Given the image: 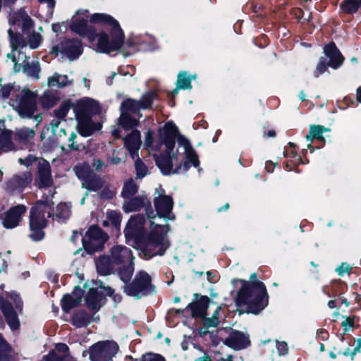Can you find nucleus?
Returning <instances> with one entry per match:
<instances>
[{
    "label": "nucleus",
    "mask_w": 361,
    "mask_h": 361,
    "mask_svg": "<svg viewBox=\"0 0 361 361\" xmlns=\"http://www.w3.org/2000/svg\"><path fill=\"white\" fill-rule=\"evenodd\" d=\"M242 287L235 299L238 307H245L248 312L258 314L268 305V294L264 284L255 281L250 284L241 281Z\"/></svg>",
    "instance_id": "f257e3e1"
},
{
    "label": "nucleus",
    "mask_w": 361,
    "mask_h": 361,
    "mask_svg": "<svg viewBox=\"0 0 361 361\" xmlns=\"http://www.w3.org/2000/svg\"><path fill=\"white\" fill-rule=\"evenodd\" d=\"M131 250L124 245H114L107 255L97 257L94 262L97 271L102 276L114 274L116 267H121L134 261Z\"/></svg>",
    "instance_id": "f03ea898"
},
{
    "label": "nucleus",
    "mask_w": 361,
    "mask_h": 361,
    "mask_svg": "<svg viewBox=\"0 0 361 361\" xmlns=\"http://www.w3.org/2000/svg\"><path fill=\"white\" fill-rule=\"evenodd\" d=\"M54 203L51 200L37 201L30 209L29 215V237L35 241L44 238V229L47 226V219L54 215Z\"/></svg>",
    "instance_id": "7ed1b4c3"
},
{
    "label": "nucleus",
    "mask_w": 361,
    "mask_h": 361,
    "mask_svg": "<svg viewBox=\"0 0 361 361\" xmlns=\"http://www.w3.org/2000/svg\"><path fill=\"white\" fill-rule=\"evenodd\" d=\"M151 231L145 239L142 252L147 258H151L155 255H162L167 245L164 243V233L167 231V226L155 224L153 221H150Z\"/></svg>",
    "instance_id": "20e7f679"
},
{
    "label": "nucleus",
    "mask_w": 361,
    "mask_h": 361,
    "mask_svg": "<svg viewBox=\"0 0 361 361\" xmlns=\"http://www.w3.org/2000/svg\"><path fill=\"white\" fill-rule=\"evenodd\" d=\"M11 105L22 118H31L37 110V94L26 88L17 90Z\"/></svg>",
    "instance_id": "39448f33"
},
{
    "label": "nucleus",
    "mask_w": 361,
    "mask_h": 361,
    "mask_svg": "<svg viewBox=\"0 0 361 361\" xmlns=\"http://www.w3.org/2000/svg\"><path fill=\"white\" fill-rule=\"evenodd\" d=\"M177 132V128L173 125L171 123L165 125L161 140L166 147V154L156 158L157 165L162 173L166 175L172 173L170 154L175 146Z\"/></svg>",
    "instance_id": "423d86ee"
},
{
    "label": "nucleus",
    "mask_w": 361,
    "mask_h": 361,
    "mask_svg": "<svg viewBox=\"0 0 361 361\" xmlns=\"http://www.w3.org/2000/svg\"><path fill=\"white\" fill-rule=\"evenodd\" d=\"M73 171L81 180L82 188L88 190L96 192L101 190L105 185V180L96 174L87 163H81L76 165Z\"/></svg>",
    "instance_id": "0eeeda50"
},
{
    "label": "nucleus",
    "mask_w": 361,
    "mask_h": 361,
    "mask_svg": "<svg viewBox=\"0 0 361 361\" xmlns=\"http://www.w3.org/2000/svg\"><path fill=\"white\" fill-rule=\"evenodd\" d=\"M151 285V276L146 271L141 270L136 273L131 282L124 286V292L130 296L140 298L147 293Z\"/></svg>",
    "instance_id": "6e6552de"
},
{
    "label": "nucleus",
    "mask_w": 361,
    "mask_h": 361,
    "mask_svg": "<svg viewBox=\"0 0 361 361\" xmlns=\"http://www.w3.org/2000/svg\"><path fill=\"white\" fill-rule=\"evenodd\" d=\"M118 350V345L114 341L99 342L89 350L92 361H109Z\"/></svg>",
    "instance_id": "1a4fd4ad"
},
{
    "label": "nucleus",
    "mask_w": 361,
    "mask_h": 361,
    "mask_svg": "<svg viewBox=\"0 0 361 361\" xmlns=\"http://www.w3.org/2000/svg\"><path fill=\"white\" fill-rule=\"evenodd\" d=\"M109 235L97 226H91L86 232L82 239L85 248L90 252H94L102 248L108 240Z\"/></svg>",
    "instance_id": "9d476101"
},
{
    "label": "nucleus",
    "mask_w": 361,
    "mask_h": 361,
    "mask_svg": "<svg viewBox=\"0 0 361 361\" xmlns=\"http://www.w3.org/2000/svg\"><path fill=\"white\" fill-rule=\"evenodd\" d=\"M111 40L106 33H101L98 36L97 49L100 51L109 53L120 49L123 42L124 35L121 29L111 30Z\"/></svg>",
    "instance_id": "9b49d317"
},
{
    "label": "nucleus",
    "mask_w": 361,
    "mask_h": 361,
    "mask_svg": "<svg viewBox=\"0 0 361 361\" xmlns=\"http://www.w3.org/2000/svg\"><path fill=\"white\" fill-rule=\"evenodd\" d=\"M72 109L76 118H92L93 115L99 114L101 111L99 104L90 98L77 101L72 105Z\"/></svg>",
    "instance_id": "f8f14e48"
},
{
    "label": "nucleus",
    "mask_w": 361,
    "mask_h": 361,
    "mask_svg": "<svg viewBox=\"0 0 361 361\" xmlns=\"http://www.w3.org/2000/svg\"><path fill=\"white\" fill-rule=\"evenodd\" d=\"M26 212L27 207L24 204H18L10 207L0 216L3 226L6 229L18 227Z\"/></svg>",
    "instance_id": "ddd939ff"
},
{
    "label": "nucleus",
    "mask_w": 361,
    "mask_h": 361,
    "mask_svg": "<svg viewBox=\"0 0 361 361\" xmlns=\"http://www.w3.org/2000/svg\"><path fill=\"white\" fill-rule=\"evenodd\" d=\"M146 219L142 214L131 216L125 228L124 233L126 238L140 240L145 233Z\"/></svg>",
    "instance_id": "4468645a"
},
{
    "label": "nucleus",
    "mask_w": 361,
    "mask_h": 361,
    "mask_svg": "<svg viewBox=\"0 0 361 361\" xmlns=\"http://www.w3.org/2000/svg\"><path fill=\"white\" fill-rule=\"evenodd\" d=\"M154 205L159 217L169 220L175 219V215L172 212L173 200L171 196L159 194L154 199Z\"/></svg>",
    "instance_id": "2eb2a0df"
},
{
    "label": "nucleus",
    "mask_w": 361,
    "mask_h": 361,
    "mask_svg": "<svg viewBox=\"0 0 361 361\" xmlns=\"http://www.w3.org/2000/svg\"><path fill=\"white\" fill-rule=\"evenodd\" d=\"M70 27L73 32L81 36L87 37L90 41L94 39L96 36L95 30L92 26L88 25L87 18L84 17L79 16L73 17Z\"/></svg>",
    "instance_id": "dca6fc26"
},
{
    "label": "nucleus",
    "mask_w": 361,
    "mask_h": 361,
    "mask_svg": "<svg viewBox=\"0 0 361 361\" xmlns=\"http://www.w3.org/2000/svg\"><path fill=\"white\" fill-rule=\"evenodd\" d=\"M9 23L13 25H20L24 34L29 33L30 30L34 27L35 25L34 21L23 8L11 14Z\"/></svg>",
    "instance_id": "f3484780"
},
{
    "label": "nucleus",
    "mask_w": 361,
    "mask_h": 361,
    "mask_svg": "<svg viewBox=\"0 0 361 361\" xmlns=\"http://www.w3.org/2000/svg\"><path fill=\"white\" fill-rule=\"evenodd\" d=\"M36 182L39 188H48L52 185L53 180L49 162L42 160L37 165Z\"/></svg>",
    "instance_id": "a211bd4d"
},
{
    "label": "nucleus",
    "mask_w": 361,
    "mask_h": 361,
    "mask_svg": "<svg viewBox=\"0 0 361 361\" xmlns=\"http://www.w3.org/2000/svg\"><path fill=\"white\" fill-rule=\"evenodd\" d=\"M224 344L234 350H241L247 347L250 341L248 336L240 331H233L224 341Z\"/></svg>",
    "instance_id": "6ab92c4d"
},
{
    "label": "nucleus",
    "mask_w": 361,
    "mask_h": 361,
    "mask_svg": "<svg viewBox=\"0 0 361 361\" xmlns=\"http://www.w3.org/2000/svg\"><path fill=\"white\" fill-rule=\"evenodd\" d=\"M325 56L329 59V65L334 69L338 68L343 63L344 57L334 42H330L324 47Z\"/></svg>",
    "instance_id": "aec40b11"
},
{
    "label": "nucleus",
    "mask_w": 361,
    "mask_h": 361,
    "mask_svg": "<svg viewBox=\"0 0 361 361\" xmlns=\"http://www.w3.org/2000/svg\"><path fill=\"white\" fill-rule=\"evenodd\" d=\"M124 145L128 150L130 157L135 159L138 156V150L141 145V135L137 130H134L123 138Z\"/></svg>",
    "instance_id": "412c9836"
},
{
    "label": "nucleus",
    "mask_w": 361,
    "mask_h": 361,
    "mask_svg": "<svg viewBox=\"0 0 361 361\" xmlns=\"http://www.w3.org/2000/svg\"><path fill=\"white\" fill-rule=\"evenodd\" d=\"M61 48L71 59L77 58L82 53L81 42L78 39L64 40L61 43Z\"/></svg>",
    "instance_id": "4be33fe9"
},
{
    "label": "nucleus",
    "mask_w": 361,
    "mask_h": 361,
    "mask_svg": "<svg viewBox=\"0 0 361 361\" xmlns=\"http://www.w3.org/2000/svg\"><path fill=\"white\" fill-rule=\"evenodd\" d=\"M183 171H186L191 166L197 167L200 165L198 156L191 145L186 142L184 144Z\"/></svg>",
    "instance_id": "5701e85b"
},
{
    "label": "nucleus",
    "mask_w": 361,
    "mask_h": 361,
    "mask_svg": "<svg viewBox=\"0 0 361 361\" xmlns=\"http://www.w3.org/2000/svg\"><path fill=\"white\" fill-rule=\"evenodd\" d=\"M76 119L78 121V130L82 136H90L94 131L99 130L101 128V125L92 122L91 118Z\"/></svg>",
    "instance_id": "b1692460"
},
{
    "label": "nucleus",
    "mask_w": 361,
    "mask_h": 361,
    "mask_svg": "<svg viewBox=\"0 0 361 361\" xmlns=\"http://www.w3.org/2000/svg\"><path fill=\"white\" fill-rule=\"evenodd\" d=\"M151 204L149 200L142 196H137L131 198L123 204V210L126 213L135 212L145 207H149Z\"/></svg>",
    "instance_id": "393cba45"
},
{
    "label": "nucleus",
    "mask_w": 361,
    "mask_h": 361,
    "mask_svg": "<svg viewBox=\"0 0 361 361\" xmlns=\"http://www.w3.org/2000/svg\"><path fill=\"white\" fill-rule=\"evenodd\" d=\"M90 20L93 23H100L108 26L111 30L121 29L117 20L105 13H94L91 16Z\"/></svg>",
    "instance_id": "a878e982"
},
{
    "label": "nucleus",
    "mask_w": 361,
    "mask_h": 361,
    "mask_svg": "<svg viewBox=\"0 0 361 361\" xmlns=\"http://www.w3.org/2000/svg\"><path fill=\"white\" fill-rule=\"evenodd\" d=\"M1 311L10 327L16 330L19 327V322L15 310L11 303H3Z\"/></svg>",
    "instance_id": "bb28decb"
},
{
    "label": "nucleus",
    "mask_w": 361,
    "mask_h": 361,
    "mask_svg": "<svg viewBox=\"0 0 361 361\" xmlns=\"http://www.w3.org/2000/svg\"><path fill=\"white\" fill-rule=\"evenodd\" d=\"M32 181V174L30 172H25L15 175L9 180V185L13 189H23Z\"/></svg>",
    "instance_id": "cd10ccee"
},
{
    "label": "nucleus",
    "mask_w": 361,
    "mask_h": 361,
    "mask_svg": "<svg viewBox=\"0 0 361 361\" xmlns=\"http://www.w3.org/2000/svg\"><path fill=\"white\" fill-rule=\"evenodd\" d=\"M328 130L329 129L324 128L323 126L311 125L310 126L309 134H307L305 136L306 140L310 142V143L307 145L308 148L311 147V143L314 140H317L319 141L324 142V137L323 136V134L324 132Z\"/></svg>",
    "instance_id": "c85d7f7f"
},
{
    "label": "nucleus",
    "mask_w": 361,
    "mask_h": 361,
    "mask_svg": "<svg viewBox=\"0 0 361 361\" xmlns=\"http://www.w3.org/2000/svg\"><path fill=\"white\" fill-rule=\"evenodd\" d=\"M210 300L207 296H202L191 305V310L194 316L204 317L209 307Z\"/></svg>",
    "instance_id": "c756f323"
},
{
    "label": "nucleus",
    "mask_w": 361,
    "mask_h": 361,
    "mask_svg": "<svg viewBox=\"0 0 361 361\" xmlns=\"http://www.w3.org/2000/svg\"><path fill=\"white\" fill-rule=\"evenodd\" d=\"M91 316L85 310L76 311L72 317V323L77 328L83 327L90 324Z\"/></svg>",
    "instance_id": "7c9ffc66"
},
{
    "label": "nucleus",
    "mask_w": 361,
    "mask_h": 361,
    "mask_svg": "<svg viewBox=\"0 0 361 361\" xmlns=\"http://www.w3.org/2000/svg\"><path fill=\"white\" fill-rule=\"evenodd\" d=\"M134 265V261H132L125 265L116 267V270L118 271L120 279L126 284L130 283L132 278L135 269Z\"/></svg>",
    "instance_id": "2f4dec72"
},
{
    "label": "nucleus",
    "mask_w": 361,
    "mask_h": 361,
    "mask_svg": "<svg viewBox=\"0 0 361 361\" xmlns=\"http://www.w3.org/2000/svg\"><path fill=\"white\" fill-rule=\"evenodd\" d=\"M140 104L138 100L128 98L123 101L121 109L123 112L128 114H137L139 117H141L142 115L139 113L140 110L142 109Z\"/></svg>",
    "instance_id": "473e14b6"
},
{
    "label": "nucleus",
    "mask_w": 361,
    "mask_h": 361,
    "mask_svg": "<svg viewBox=\"0 0 361 361\" xmlns=\"http://www.w3.org/2000/svg\"><path fill=\"white\" fill-rule=\"evenodd\" d=\"M8 32L10 37V43L13 51L27 46V41L21 34L15 32L11 28L8 30Z\"/></svg>",
    "instance_id": "72a5a7b5"
},
{
    "label": "nucleus",
    "mask_w": 361,
    "mask_h": 361,
    "mask_svg": "<svg viewBox=\"0 0 361 361\" xmlns=\"http://www.w3.org/2000/svg\"><path fill=\"white\" fill-rule=\"evenodd\" d=\"M100 298L95 288H90L85 297L87 306L92 310H98L100 307Z\"/></svg>",
    "instance_id": "f704fd0d"
},
{
    "label": "nucleus",
    "mask_w": 361,
    "mask_h": 361,
    "mask_svg": "<svg viewBox=\"0 0 361 361\" xmlns=\"http://www.w3.org/2000/svg\"><path fill=\"white\" fill-rule=\"evenodd\" d=\"M361 8V0H343L341 4V9L345 13H356Z\"/></svg>",
    "instance_id": "c9c22d12"
},
{
    "label": "nucleus",
    "mask_w": 361,
    "mask_h": 361,
    "mask_svg": "<svg viewBox=\"0 0 361 361\" xmlns=\"http://www.w3.org/2000/svg\"><path fill=\"white\" fill-rule=\"evenodd\" d=\"M119 123L123 128L130 129L137 126L139 124V121L137 119L133 118L130 114L122 111L119 118Z\"/></svg>",
    "instance_id": "e433bc0d"
},
{
    "label": "nucleus",
    "mask_w": 361,
    "mask_h": 361,
    "mask_svg": "<svg viewBox=\"0 0 361 361\" xmlns=\"http://www.w3.org/2000/svg\"><path fill=\"white\" fill-rule=\"evenodd\" d=\"M138 187L135 181L130 178L127 180L123 188L122 196L125 198H130L137 192Z\"/></svg>",
    "instance_id": "4c0bfd02"
},
{
    "label": "nucleus",
    "mask_w": 361,
    "mask_h": 361,
    "mask_svg": "<svg viewBox=\"0 0 361 361\" xmlns=\"http://www.w3.org/2000/svg\"><path fill=\"white\" fill-rule=\"evenodd\" d=\"M81 302L80 298H75L73 295H66L62 300V309L68 312L72 308L78 306Z\"/></svg>",
    "instance_id": "58836bf2"
},
{
    "label": "nucleus",
    "mask_w": 361,
    "mask_h": 361,
    "mask_svg": "<svg viewBox=\"0 0 361 361\" xmlns=\"http://www.w3.org/2000/svg\"><path fill=\"white\" fill-rule=\"evenodd\" d=\"M172 173H178L183 171V157L178 154H170Z\"/></svg>",
    "instance_id": "ea45409f"
},
{
    "label": "nucleus",
    "mask_w": 361,
    "mask_h": 361,
    "mask_svg": "<svg viewBox=\"0 0 361 361\" xmlns=\"http://www.w3.org/2000/svg\"><path fill=\"white\" fill-rule=\"evenodd\" d=\"M191 80L192 78L188 75L186 72H180L178 75L177 79V89H191Z\"/></svg>",
    "instance_id": "a19ab883"
},
{
    "label": "nucleus",
    "mask_w": 361,
    "mask_h": 361,
    "mask_svg": "<svg viewBox=\"0 0 361 361\" xmlns=\"http://www.w3.org/2000/svg\"><path fill=\"white\" fill-rule=\"evenodd\" d=\"M68 84V78L66 75H61L55 73L48 79V85L49 87H63Z\"/></svg>",
    "instance_id": "79ce46f5"
},
{
    "label": "nucleus",
    "mask_w": 361,
    "mask_h": 361,
    "mask_svg": "<svg viewBox=\"0 0 361 361\" xmlns=\"http://www.w3.org/2000/svg\"><path fill=\"white\" fill-rule=\"evenodd\" d=\"M157 98V94L154 92H149L145 94L139 101L142 109H150L153 102Z\"/></svg>",
    "instance_id": "37998d69"
},
{
    "label": "nucleus",
    "mask_w": 361,
    "mask_h": 361,
    "mask_svg": "<svg viewBox=\"0 0 361 361\" xmlns=\"http://www.w3.org/2000/svg\"><path fill=\"white\" fill-rule=\"evenodd\" d=\"M135 161V169L136 172V179H142L149 173L147 166L144 162L137 157Z\"/></svg>",
    "instance_id": "c03bdc74"
},
{
    "label": "nucleus",
    "mask_w": 361,
    "mask_h": 361,
    "mask_svg": "<svg viewBox=\"0 0 361 361\" xmlns=\"http://www.w3.org/2000/svg\"><path fill=\"white\" fill-rule=\"evenodd\" d=\"M221 308L218 307L212 317L205 318L203 324L207 327H216L220 323Z\"/></svg>",
    "instance_id": "a18cd8bd"
},
{
    "label": "nucleus",
    "mask_w": 361,
    "mask_h": 361,
    "mask_svg": "<svg viewBox=\"0 0 361 361\" xmlns=\"http://www.w3.org/2000/svg\"><path fill=\"white\" fill-rule=\"evenodd\" d=\"M74 103H71L70 101L63 102L58 109L54 110V113L55 116L61 119H64L70 109H72V105Z\"/></svg>",
    "instance_id": "49530a36"
},
{
    "label": "nucleus",
    "mask_w": 361,
    "mask_h": 361,
    "mask_svg": "<svg viewBox=\"0 0 361 361\" xmlns=\"http://www.w3.org/2000/svg\"><path fill=\"white\" fill-rule=\"evenodd\" d=\"M10 348L8 343L0 334V361H13L12 357L8 354Z\"/></svg>",
    "instance_id": "de8ad7c7"
},
{
    "label": "nucleus",
    "mask_w": 361,
    "mask_h": 361,
    "mask_svg": "<svg viewBox=\"0 0 361 361\" xmlns=\"http://www.w3.org/2000/svg\"><path fill=\"white\" fill-rule=\"evenodd\" d=\"M68 147L71 150L78 151L85 149V145L81 143L76 133H72L68 137Z\"/></svg>",
    "instance_id": "09e8293b"
},
{
    "label": "nucleus",
    "mask_w": 361,
    "mask_h": 361,
    "mask_svg": "<svg viewBox=\"0 0 361 361\" xmlns=\"http://www.w3.org/2000/svg\"><path fill=\"white\" fill-rule=\"evenodd\" d=\"M71 214V209L69 207L64 204L61 203L56 207V212L54 211V215L59 219H67Z\"/></svg>",
    "instance_id": "8fccbe9b"
},
{
    "label": "nucleus",
    "mask_w": 361,
    "mask_h": 361,
    "mask_svg": "<svg viewBox=\"0 0 361 361\" xmlns=\"http://www.w3.org/2000/svg\"><path fill=\"white\" fill-rule=\"evenodd\" d=\"M28 34L27 45L28 44L31 49L37 48L42 39L41 35L36 32Z\"/></svg>",
    "instance_id": "3c124183"
},
{
    "label": "nucleus",
    "mask_w": 361,
    "mask_h": 361,
    "mask_svg": "<svg viewBox=\"0 0 361 361\" xmlns=\"http://www.w3.org/2000/svg\"><path fill=\"white\" fill-rule=\"evenodd\" d=\"M57 98L51 93H44L41 97V104L43 107L49 109L57 103Z\"/></svg>",
    "instance_id": "603ef678"
},
{
    "label": "nucleus",
    "mask_w": 361,
    "mask_h": 361,
    "mask_svg": "<svg viewBox=\"0 0 361 361\" xmlns=\"http://www.w3.org/2000/svg\"><path fill=\"white\" fill-rule=\"evenodd\" d=\"M35 135V130L28 128H22L16 132V136L23 140H30L32 139Z\"/></svg>",
    "instance_id": "864d4df0"
},
{
    "label": "nucleus",
    "mask_w": 361,
    "mask_h": 361,
    "mask_svg": "<svg viewBox=\"0 0 361 361\" xmlns=\"http://www.w3.org/2000/svg\"><path fill=\"white\" fill-rule=\"evenodd\" d=\"M329 66V63L326 61V59L324 57H321L314 71V77L318 78L320 75L324 73L326 71H328Z\"/></svg>",
    "instance_id": "5fc2aeb1"
},
{
    "label": "nucleus",
    "mask_w": 361,
    "mask_h": 361,
    "mask_svg": "<svg viewBox=\"0 0 361 361\" xmlns=\"http://www.w3.org/2000/svg\"><path fill=\"white\" fill-rule=\"evenodd\" d=\"M106 216L116 228L119 227L122 218V216L120 212L111 210L107 212Z\"/></svg>",
    "instance_id": "6e6d98bb"
},
{
    "label": "nucleus",
    "mask_w": 361,
    "mask_h": 361,
    "mask_svg": "<svg viewBox=\"0 0 361 361\" xmlns=\"http://www.w3.org/2000/svg\"><path fill=\"white\" fill-rule=\"evenodd\" d=\"M25 71L30 76L39 78V73L40 71L39 64L38 62L27 64L25 66Z\"/></svg>",
    "instance_id": "4d7b16f0"
},
{
    "label": "nucleus",
    "mask_w": 361,
    "mask_h": 361,
    "mask_svg": "<svg viewBox=\"0 0 361 361\" xmlns=\"http://www.w3.org/2000/svg\"><path fill=\"white\" fill-rule=\"evenodd\" d=\"M116 194L115 190L105 182L104 186L102 188L100 197L104 199H111Z\"/></svg>",
    "instance_id": "13d9d810"
},
{
    "label": "nucleus",
    "mask_w": 361,
    "mask_h": 361,
    "mask_svg": "<svg viewBox=\"0 0 361 361\" xmlns=\"http://www.w3.org/2000/svg\"><path fill=\"white\" fill-rule=\"evenodd\" d=\"M65 356H59L55 351L50 352L44 356L40 361H63Z\"/></svg>",
    "instance_id": "bf43d9fd"
},
{
    "label": "nucleus",
    "mask_w": 361,
    "mask_h": 361,
    "mask_svg": "<svg viewBox=\"0 0 361 361\" xmlns=\"http://www.w3.org/2000/svg\"><path fill=\"white\" fill-rule=\"evenodd\" d=\"M16 92V91L14 90L13 87L10 85L2 86L0 88V95H1L3 98H8L11 92H13V98H14V92Z\"/></svg>",
    "instance_id": "052dcab7"
},
{
    "label": "nucleus",
    "mask_w": 361,
    "mask_h": 361,
    "mask_svg": "<svg viewBox=\"0 0 361 361\" xmlns=\"http://www.w3.org/2000/svg\"><path fill=\"white\" fill-rule=\"evenodd\" d=\"M10 144V140L4 133H1L0 135V153L2 151H6L5 148H7L8 145Z\"/></svg>",
    "instance_id": "680f3d73"
},
{
    "label": "nucleus",
    "mask_w": 361,
    "mask_h": 361,
    "mask_svg": "<svg viewBox=\"0 0 361 361\" xmlns=\"http://www.w3.org/2000/svg\"><path fill=\"white\" fill-rule=\"evenodd\" d=\"M144 361H166L164 357L158 354L149 353L143 357Z\"/></svg>",
    "instance_id": "e2e57ef3"
},
{
    "label": "nucleus",
    "mask_w": 361,
    "mask_h": 361,
    "mask_svg": "<svg viewBox=\"0 0 361 361\" xmlns=\"http://www.w3.org/2000/svg\"><path fill=\"white\" fill-rule=\"evenodd\" d=\"M68 350H69V348L67 345H66L64 343H58L56 345L54 351L56 353L58 352V353H62L63 355H61V356H65V355L70 356L68 354Z\"/></svg>",
    "instance_id": "0e129e2a"
},
{
    "label": "nucleus",
    "mask_w": 361,
    "mask_h": 361,
    "mask_svg": "<svg viewBox=\"0 0 361 361\" xmlns=\"http://www.w3.org/2000/svg\"><path fill=\"white\" fill-rule=\"evenodd\" d=\"M352 267L347 263H343L341 265L336 269V271L339 276H343L344 274H349L351 271Z\"/></svg>",
    "instance_id": "69168bd1"
},
{
    "label": "nucleus",
    "mask_w": 361,
    "mask_h": 361,
    "mask_svg": "<svg viewBox=\"0 0 361 361\" xmlns=\"http://www.w3.org/2000/svg\"><path fill=\"white\" fill-rule=\"evenodd\" d=\"M276 348L280 355H284L287 354L288 351V345L285 342H278L276 344Z\"/></svg>",
    "instance_id": "338daca9"
},
{
    "label": "nucleus",
    "mask_w": 361,
    "mask_h": 361,
    "mask_svg": "<svg viewBox=\"0 0 361 361\" xmlns=\"http://www.w3.org/2000/svg\"><path fill=\"white\" fill-rule=\"evenodd\" d=\"M353 325V319L350 317L345 318V319L341 322V326L345 331L349 330Z\"/></svg>",
    "instance_id": "774afa93"
}]
</instances>
